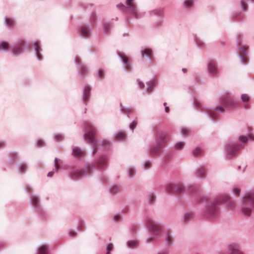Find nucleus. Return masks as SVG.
Segmentation results:
<instances>
[{
	"instance_id": "1",
	"label": "nucleus",
	"mask_w": 254,
	"mask_h": 254,
	"mask_svg": "<svg viewBox=\"0 0 254 254\" xmlns=\"http://www.w3.org/2000/svg\"><path fill=\"white\" fill-rule=\"evenodd\" d=\"M223 202L228 207L233 206V202L229 195L217 197L206 203L204 206V216L208 218L216 217L220 213V205Z\"/></svg>"
},
{
	"instance_id": "2",
	"label": "nucleus",
	"mask_w": 254,
	"mask_h": 254,
	"mask_svg": "<svg viewBox=\"0 0 254 254\" xmlns=\"http://www.w3.org/2000/svg\"><path fill=\"white\" fill-rule=\"evenodd\" d=\"M85 132L83 134L85 139L90 143L93 147L92 150V154H95L98 147H104L106 149H109L111 146V143L107 140H102L99 141L96 139L97 134L96 130L89 121H86L85 123Z\"/></svg>"
},
{
	"instance_id": "3",
	"label": "nucleus",
	"mask_w": 254,
	"mask_h": 254,
	"mask_svg": "<svg viewBox=\"0 0 254 254\" xmlns=\"http://www.w3.org/2000/svg\"><path fill=\"white\" fill-rule=\"evenodd\" d=\"M239 208L244 216H251L254 208V190L247 192L242 197Z\"/></svg>"
},
{
	"instance_id": "4",
	"label": "nucleus",
	"mask_w": 254,
	"mask_h": 254,
	"mask_svg": "<svg viewBox=\"0 0 254 254\" xmlns=\"http://www.w3.org/2000/svg\"><path fill=\"white\" fill-rule=\"evenodd\" d=\"M145 222L150 233L154 235L149 236L145 240L146 243H150L158 238L157 236L162 233L163 227L159 222L155 221L151 217H147L145 219Z\"/></svg>"
},
{
	"instance_id": "5",
	"label": "nucleus",
	"mask_w": 254,
	"mask_h": 254,
	"mask_svg": "<svg viewBox=\"0 0 254 254\" xmlns=\"http://www.w3.org/2000/svg\"><path fill=\"white\" fill-rule=\"evenodd\" d=\"M193 106L196 110L205 112L208 117L212 120H214L218 117L217 111L223 113L224 111V107L221 105H218L216 108H205L203 106L201 102L197 100L194 101Z\"/></svg>"
},
{
	"instance_id": "6",
	"label": "nucleus",
	"mask_w": 254,
	"mask_h": 254,
	"mask_svg": "<svg viewBox=\"0 0 254 254\" xmlns=\"http://www.w3.org/2000/svg\"><path fill=\"white\" fill-rule=\"evenodd\" d=\"M97 169L96 166L93 163L87 165L86 168L84 170L77 168H72L70 170L69 176L72 179H81L83 176L90 175L92 171Z\"/></svg>"
},
{
	"instance_id": "7",
	"label": "nucleus",
	"mask_w": 254,
	"mask_h": 254,
	"mask_svg": "<svg viewBox=\"0 0 254 254\" xmlns=\"http://www.w3.org/2000/svg\"><path fill=\"white\" fill-rule=\"evenodd\" d=\"M133 0H126L127 5H124L123 4L120 3L118 5V6L122 10L126 11L128 10L132 15L136 18L142 16L144 15V13L138 12L136 4L132 2Z\"/></svg>"
},
{
	"instance_id": "8",
	"label": "nucleus",
	"mask_w": 254,
	"mask_h": 254,
	"mask_svg": "<svg viewBox=\"0 0 254 254\" xmlns=\"http://www.w3.org/2000/svg\"><path fill=\"white\" fill-rule=\"evenodd\" d=\"M220 102L228 108H236L239 106L237 100L234 99L232 95L228 93H224L219 97Z\"/></svg>"
},
{
	"instance_id": "9",
	"label": "nucleus",
	"mask_w": 254,
	"mask_h": 254,
	"mask_svg": "<svg viewBox=\"0 0 254 254\" xmlns=\"http://www.w3.org/2000/svg\"><path fill=\"white\" fill-rule=\"evenodd\" d=\"M189 190L195 193L196 202L197 203L201 201L206 202L210 199L209 195L205 193H202L199 187L195 185L190 186L189 188Z\"/></svg>"
},
{
	"instance_id": "10",
	"label": "nucleus",
	"mask_w": 254,
	"mask_h": 254,
	"mask_svg": "<svg viewBox=\"0 0 254 254\" xmlns=\"http://www.w3.org/2000/svg\"><path fill=\"white\" fill-rule=\"evenodd\" d=\"M240 147V145L235 142L229 141L226 145V156L231 158L236 156Z\"/></svg>"
},
{
	"instance_id": "11",
	"label": "nucleus",
	"mask_w": 254,
	"mask_h": 254,
	"mask_svg": "<svg viewBox=\"0 0 254 254\" xmlns=\"http://www.w3.org/2000/svg\"><path fill=\"white\" fill-rule=\"evenodd\" d=\"M28 47V45L24 41H19L14 46L11 47V54L14 56H18L22 54L24 50Z\"/></svg>"
},
{
	"instance_id": "12",
	"label": "nucleus",
	"mask_w": 254,
	"mask_h": 254,
	"mask_svg": "<svg viewBox=\"0 0 254 254\" xmlns=\"http://www.w3.org/2000/svg\"><path fill=\"white\" fill-rule=\"evenodd\" d=\"M184 189L181 184H168L166 186V190L170 193H181Z\"/></svg>"
},
{
	"instance_id": "13",
	"label": "nucleus",
	"mask_w": 254,
	"mask_h": 254,
	"mask_svg": "<svg viewBox=\"0 0 254 254\" xmlns=\"http://www.w3.org/2000/svg\"><path fill=\"white\" fill-rule=\"evenodd\" d=\"M168 140V136L167 133L157 131L155 134V142L159 145H162Z\"/></svg>"
},
{
	"instance_id": "14",
	"label": "nucleus",
	"mask_w": 254,
	"mask_h": 254,
	"mask_svg": "<svg viewBox=\"0 0 254 254\" xmlns=\"http://www.w3.org/2000/svg\"><path fill=\"white\" fill-rule=\"evenodd\" d=\"M109 159L107 155H103L95 160V163L100 169H103L107 167Z\"/></svg>"
},
{
	"instance_id": "15",
	"label": "nucleus",
	"mask_w": 254,
	"mask_h": 254,
	"mask_svg": "<svg viewBox=\"0 0 254 254\" xmlns=\"http://www.w3.org/2000/svg\"><path fill=\"white\" fill-rule=\"evenodd\" d=\"M91 28L89 26H81L78 29L79 35L84 38H87L91 34Z\"/></svg>"
},
{
	"instance_id": "16",
	"label": "nucleus",
	"mask_w": 254,
	"mask_h": 254,
	"mask_svg": "<svg viewBox=\"0 0 254 254\" xmlns=\"http://www.w3.org/2000/svg\"><path fill=\"white\" fill-rule=\"evenodd\" d=\"M227 251L229 254H242L240 246L235 243H232L228 245Z\"/></svg>"
},
{
	"instance_id": "17",
	"label": "nucleus",
	"mask_w": 254,
	"mask_h": 254,
	"mask_svg": "<svg viewBox=\"0 0 254 254\" xmlns=\"http://www.w3.org/2000/svg\"><path fill=\"white\" fill-rule=\"evenodd\" d=\"M242 38L240 35H238L237 36V48L238 50V52L240 54L246 55L247 50V47L245 45H243L242 43Z\"/></svg>"
},
{
	"instance_id": "18",
	"label": "nucleus",
	"mask_w": 254,
	"mask_h": 254,
	"mask_svg": "<svg viewBox=\"0 0 254 254\" xmlns=\"http://www.w3.org/2000/svg\"><path fill=\"white\" fill-rule=\"evenodd\" d=\"M163 146L159 145L156 143L155 145L151 146L149 149V153L151 156H156L160 155V151L162 150Z\"/></svg>"
},
{
	"instance_id": "19",
	"label": "nucleus",
	"mask_w": 254,
	"mask_h": 254,
	"mask_svg": "<svg viewBox=\"0 0 254 254\" xmlns=\"http://www.w3.org/2000/svg\"><path fill=\"white\" fill-rule=\"evenodd\" d=\"M207 71L210 74L216 75L218 72V69L214 62L211 61L207 64Z\"/></svg>"
},
{
	"instance_id": "20",
	"label": "nucleus",
	"mask_w": 254,
	"mask_h": 254,
	"mask_svg": "<svg viewBox=\"0 0 254 254\" xmlns=\"http://www.w3.org/2000/svg\"><path fill=\"white\" fill-rule=\"evenodd\" d=\"M91 89L89 86L86 85L84 87L82 94V101L84 104L87 105L88 99L90 97Z\"/></svg>"
},
{
	"instance_id": "21",
	"label": "nucleus",
	"mask_w": 254,
	"mask_h": 254,
	"mask_svg": "<svg viewBox=\"0 0 254 254\" xmlns=\"http://www.w3.org/2000/svg\"><path fill=\"white\" fill-rule=\"evenodd\" d=\"M30 202L31 205L34 207V209L40 206V198L38 195L35 194L31 195L30 199Z\"/></svg>"
},
{
	"instance_id": "22",
	"label": "nucleus",
	"mask_w": 254,
	"mask_h": 254,
	"mask_svg": "<svg viewBox=\"0 0 254 254\" xmlns=\"http://www.w3.org/2000/svg\"><path fill=\"white\" fill-rule=\"evenodd\" d=\"M85 151L84 149L80 148L77 146H75L72 148V154L73 156L76 157H81L85 153Z\"/></svg>"
},
{
	"instance_id": "23",
	"label": "nucleus",
	"mask_w": 254,
	"mask_h": 254,
	"mask_svg": "<svg viewBox=\"0 0 254 254\" xmlns=\"http://www.w3.org/2000/svg\"><path fill=\"white\" fill-rule=\"evenodd\" d=\"M34 51L36 53V56L38 61L42 60V57L41 54V50L40 43L38 41L35 42L33 44Z\"/></svg>"
},
{
	"instance_id": "24",
	"label": "nucleus",
	"mask_w": 254,
	"mask_h": 254,
	"mask_svg": "<svg viewBox=\"0 0 254 254\" xmlns=\"http://www.w3.org/2000/svg\"><path fill=\"white\" fill-rule=\"evenodd\" d=\"M141 54L142 57H146L150 62H152V50L148 48H142L141 50Z\"/></svg>"
},
{
	"instance_id": "25",
	"label": "nucleus",
	"mask_w": 254,
	"mask_h": 254,
	"mask_svg": "<svg viewBox=\"0 0 254 254\" xmlns=\"http://www.w3.org/2000/svg\"><path fill=\"white\" fill-rule=\"evenodd\" d=\"M241 99L244 103V108L246 109H248L250 105L249 96L247 94H242L241 96Z\"/></svg>"
},
{
	"instance_id": "26",
	"label": "nucleus",
	"mask_w": 254,
	"mask_h": 254,
	"mask_svg": "<svg viewBox=\"0 0 254 254\" xmlns=\"http://www.w3.org/2000/svg\"><path fill=\"white\" fill-rule=\"evenodd\" d=\"M118 55L121 62L124 64L127 65V67L125 68V70L126 71H127V68L129 67L131 65L128 62L127 58L124 55L120 53H118Z\"/></svg>"
},
{
	"instance_id": "27",
	"label": "nucleus",
	"mask_w": 254,
	"mask_h": 254,
	"mask_svg": "<svg viewBox=\"0 0 254 254\" xmlns=\"http://www.w3.org/2000/svg\"><path fill=\"white\" fill-rule=\"evenodd\" d=\"M195 174L199 179H203L205 177V170L201 167L197 168L195 171Z\"/></svg>"
},
{
	"instance_id": "28",
	"label": "nucleus",
	"mask_w": 254,
	"mask_h": 254,
	"mask_svg": "<svg viewBox=\"0 0 254 254\" xmlns=\"http://www.w3.org/2000/svg\"><path fill=\"white\" fill-rule=\"evenodd\" d=\"M193 218V215L192 212H187L183 216V220L184 222L188 223Z\"/></svg>"
},
{
	"instance_id": "29",
	"label": "nucleus",
	"mask_w": 254,
	"mask_h": 254,
	"mask_svg": "<svg viewBox=\"0 0 254 254\" xmlns=\"http://www.w3.org/2000/svg\"><path fill=\"white\" fill-rule=\"evenodd\" d=\"M139 243L137 240H131L127 242V245L128 248L130 249L135 248L138 246Z\"/></svg>"
},
{
	"instance_id": "30",
	"label": "nucleus",
	"mask_w": 254,
	"mask_h": 254,
	"mask_svg": "<svg viewBox=\"0 0 254 254\" xmlns=\"http://www.w3.org/2000/svg\"><path fill=\"white\" fill-rule=\"evenodd\" d=\"M4 23L8 27H13L14 26L15 20L12 18L5 17L4 19Z\"/></svg>"
},
{
	"instance_id": "31",
	"label": "nucleus",
	"mask_w": 254,
	"mask_h": 254,
	"mask_svg": "<svg viewBox=\"0 0 254 254\" xmlns=\"http://www.w3.org/2000/svg\"><path fill=\"white\" fill-rule=\"evenodd\" d=\"M135 169L133 166H129L127 168V175L128 178H133L135 175Z\"/></svg>"
},
{
	"instance_id": "32",
	"label": "nucleus",
	"mask_w": 254,
	"mask_h": 254,
	"mask_svg": "<svg viewBox=\"0 0 254 254\" xmlns=\"http://www.w3.org/2000/svg\"><path fill=\"white\" fill-rule=\"evenodd\" d=\"M194 40L197 47L201 48L204 47L205 44L204 43L203 41L196 35H194Z\"/></svg>"
},
{
	"instance_id": "33",
	"label": "nucleus",
	"mask_w": 254,
	"mask_h": 254,
	"mask_svg": "<svg viewBox=\"0 0 254 254\" xmlns=\"http://www.w3.org/2000/svg\"><path fill=\"white\" fill-rule=\"evenodd\" d=\"M173 236H172L171 234L169 232H168L165 236V242L166 244L169 246H172L173 244Z\"/></svg>"
},
{
	"instance_id": "34",
	"label": "nucleus",
	"mask_w": 254,
	"mask_h": 254,
	"mask_svg": "<svg viewBox=\"0 0 254 254\" xmlns=\"http://www.w3.org/2000/svg\"><path fill=\"white\" fill-rule=\"evenodd\" d=\"M114 137L117 140L123 141L126 138V135L124 133L119 132L114 134Z\"/></svg>"
},
{
	"instance_id": "35",
	"label": "nucleus",
	"mask_w": 254,
	"mask_h": 254,
	"mask_svg": "<svg viewBox=\"0 0 254 254\" xmlns=\"http://www.w3.org/2000/svg\"><path fill=\"white\" fill-rule=\"evenodd\" d=\"M35 210V212L41 216L46 217L47 215V212L41 206L36 207Z\"/></svg>"
},
{
	"instance_id": "36",
	"label": "nucleus",
	"mask_w": 254,
	"mask_h": 254,
	"mask_svg": "<svg viewBox=\"0 0 254 254\" xmlns=\"http://www.w3.org/2000/svg\"><path fill=\"white\" fill-rule=\"evenodd\" d=\"M120 188V186L118 185H113L111 186L109 189L110 193L114 194L117 193L119 191Z\"/></svg>"
},
{
	"instance_id": "37",
	"label": "nucleus",
	"mask_w": 254,
	"mask_h": 254,
	"mask_svg": "<svg viewBox=\"0 0 254 254\" xmlns=\"http://www.w3.org/2000/svg\"><path fill=\"white\" fill-rule=\"evenodd\" d=\"M151 15L161 16L163 12L161 9H155L149 12Z\"/></svg>"
},
{
	"instance_id": "38",
	"label": "nucleus",
	"mask_w": 254,
	"mask_h": 254,
	"mask_svg": "<svg viewBox=\"0 0 254 254\" xmlns=\"http://www.w3.org/2000/svg\"><path fill=\"white\" fill-rule=\"evenodd\" d=\"M48 246L44 245L40 247L37 251V254H47L46 252L48 250Z\"/></svg>"
},
{
	"instance_id": "39",
	"label": "nucleus",
	"mask_w": 254,
	"mask_h": 254,
	"mask_svg": "<svg viewBox=\"0 0 254 254\" xmlns=\"http://www.w3.org/2000/svg\"><path fill=\"white\" fill-rule=\"evenodd\" d=\"M194 0H184V6L186 8H190L192 6Z\"/></svg>"
},
{
	"instance_id": "40",
	"label": "nucleus",
	"mask_w": 254,
	"mask_h": 254,
	"mask_svg": "<svg viewBox=\"0 0 254 254\" xmlns=\"http://www.w3.org/2000/svg\"><path fill=\"white\" fill-rule=\"evenodd\" d=\"M151 162L149 160H145L143 162L142 166L144 170H148L151 167Z\"/></svg>"
},
{
	"instance_id": "41",
	"label": "nucleus",
	"mask_w": 254,
	"mask_h": 254,
	"mask_svg": "<svg viewBox=\"0 0 254 254\" xmlns=\"http://www.w3.org/2000/svg\"><path fill=\"white\" fill-rule=\"evenodd\" d=\"M105 76V72L104 70L99 69L97 71V77L99 80H102Z\"/></svg>"
},
{
	"instance_id": "42",
	"label": "nucleus",
	"mask_w": 254,
	"mask_h": 254,
	"mask_svg": "<svg viewBox=\"0 0 254 254\" xmlns=\"http://www.w3.org/2000/svg\"><path fill=\"white\" fill-rule=\"evenodd\" d=\"M155 85L156 83L154 80H150L147 83V89L148 93L152 91V87L155 86Z\"/></svg>"
},
{
	"instance_id": "43",
	"label": "nucleus",
	"mask_w": 254,
	"mask_h": 254,
	"mask_svg": "<svg viewBox=\"0 0 254 254\" xmlns=\"http://www.w3.org/2000/svg\"><path fill=\"white\" fill-rule=\"evenodd\" d=\"M104 28L103 31L105 34H107L110 30V24L108 22H104L103 23Z\"/></svg>"
},
{
	"instance_id": "44",
	"label": "nucleus",
	"mask_w": 254,
	"mask_h": 254,
	"mask_svg": "<svg viewBox=\"0 0 254 254\" xmlns=\"http://www.w3.org/2000/svg\"><path fill=\"white\" fill-rule=\"evenodd\" d=\"M9 48L8 44L5 42L1 41L0 42V49H2L4 51H7Z\"/></svg>"
},
{
	"instance_id": "45",
	"label": "nucleus",
	"mask_w": 254,
	"mask_h": 254,
	"mask_svg": "<svg viewBox=\"0 0 254 254\" xmlns=\"http://www.w3.org/2000/svg\"><path fill=\"white\" fill-rule=\"evenodd\" d=\"M121 111L123 114L127 115L128 116L130 114V109L129 108H126L124 107H121Z\"/></svg>"
},
{
	"instance_id": "46",
	"label": "nucleus",
	"mask_w": 254,
	"mask_h": 254,
	"mask_svg": "<svg viewBox=\"0 0 254 254\" xmlns=\"http://www.w3.org/2000/svg\"><path fill=\"white\" fill-rule=\"evenodd\" d=\"M60 160L58 158H55L54 161V166H55V170L56 172H58L59 169V167L60 166Z\"/></svg>"
},
{
	"instance_id": "47",
	"label": "nucleus",
	"mask_w": 254,
	"mask_h": 254,
	"mask_svg": "<svg viewBox=\"0 0 254 254\" xmlns=\"http://www.w3.org/2000/svg\"><path fill=\"white\" fill-rule=\"evenodd\" d=\"M27 169L26 165L24 163H21L19 165V172L20 173H23L26 172Z\"/></svg>"
},
{
	"instance_id": "48",
	"label": "nucleus",
	"mask_w": 254,
	"mask_h": 254,
	"mask_svg": "<svg viewBox=\"0 0 254 254\" xmlns=\"http://www.w3.org/2000/svg\"><path fill=\"white\" fill-rule=\"evenodd\" d=\"M202 152V150L200 147H196L193 151V155L197 156L200 155Z\"/></svg>"
},
{
	"instance_id": "49",
	"label": "nucleus",
	"mask_w": 254,
	"mask_h": 254,
	"mask_svg": "<svg viewBox=\"0 0 254 254\" xmlns=\"http://www.w3.org/2000/svg\"><path fill=\"white\" fill-rule=\"evenodd\" d=\"M88 69L86 66H82L79 70V74L80 76H84L87 72Z\"/></svg>"
},
{
	"instance_id": "50",
	"label": "nucleus",
	"mask_w": 254,
	"mask_h": 254,
	"mask_svg": "<svg viewBox=\"0 0 254 254\" xmlns=\"http://www.w3.org/2000/svg\"><path fill=\"white\" fill-rule=\"evenodd\" d=\"M184 146V143L183 142H178L174 145V148L178 150L182 149Z\"/></svg>"
},
{
	"instance_id": "51",
	"label": "nucleus",
	"mask_w": 254,
	"mask_h": 254,
	"mask_svg": "<svg viewBox=\"0 0 254 254\" xmlns=\"http://www.w3.org/2000/svg\"><path fill=\"white\" fill-rule=\"evenodd\" d=\"M156 196L153 193H151L148 195V202L150 203L151 202H154L155 200Z\"/></svg>"
},
{
	"instance_id": "52",
	"label": "nucleus",
	"mask_w": 254,
	"mask_h": 254,
	"mask_svg": "<svg viewBox=\"0 0 254 254\" xmlns=\"http://www.w3.org/2000/svg\"><path fill=\"white\" fill-rule=\"evenodd\" d=\"M240 55H239V58L241 60V62L243 64H246L247 63V59L246 57H245L244 56H246V55H244L242 54L239 53Z\"/></svg>"
},
{
	"instance_id": "53",
	"label": "nucleus",
	"mask_w": 254,
	"mask_h": 254,
	"mask_svg": "<svg viewBox=\"0 0 254 254\" xmlns=\"http://www.w3.org/2000/svg\"><path fill=\"white\" fill-rule=\"evenodd\" d=\"M137 125V120L136 119L133 121H132L129 124V128L133 130L134 128Z\"/></svg>"
},
{
	"instance_id": "54",
	"label": "nucleus",
	"mask_w": 254,
	"mask_h": 254,
	"mask_svg": "<svg viewBox=\"0 0 254 254\" xmlns=\"http://www.w3.org/2000/svg\"><path fill=\"white\" fill-rule=\"evenodd\" d=\"M114 247L113 244L110 243L108 245L106 248L107 253L106 254H110L111 251L113 250Z\"/></svg>"
},
{
	"instance_id": "55",
	"label": "nucleus",
	"mask_w": 254,
	"mask_h": 254,
	"mask_svg": "<svg viewBox=\"0 0 254 254\" xmlns=\"http://www.w3.org/2000/svg\"><path fill=\"white\" fill-rule=\"evenodd\" d=\"M232 192L234 194L236 195H239L240 193V190L237 187H234L232 189Z\"/></svg>"
},
{
	"instance_id": "56",
	"label": "nucleus",
	"mask_w": 254,
	"mask_h": 254,
	"mask_svg": "<svg viewBox=\"0 0 254 254\" xmlns=\"http://www.w3.org/2000/svg\"><path fill=\"white\" fill-rule=\"evenodd\" d=\"M190 132V130L187 128H183L181 129V133L182 135H187Z\"/></svg>"
},
{
	"instance_id": "57",
	"label": "nucleus",
	"mask_w": 254,
	"mask_h": 254,
	"mask_svg": "<svg viewBox=\"0 0 254 254\" xmlns=\"http://www.w3.org/2000/svg\"><path fill=\"white\" fill-rule=\"evenodd\" d=\"M239 139L241 141L246 142L248 140V137L247 136L241 135L239 137Z\"/></svg>"
},
{
	"instance_id": "58",
	"label": "nucleus",
	"mask_w": 254,
	"mask_h": 254,
	"mask_svg": "<svg viewBox=\"0 0 254 254\" xmlns=\"http://www.w3.org/2000/svg\"><path fill=\"white\" fill-rule=\"evenodd\" d=\"M137 82L138 83V85L139 86L140 88L143 89L144 87V83L139 79L137 80Z\"/></svg>"
},
{
	"instance_id": "59",
	"label": "nucleus",
	"mask_w": 254,
	"mask_h": 254,
	"mask_svg": "<svg viewBox=\"0 0 254 254\" xmlns=\"http://www.w3.org/2000/svg\"><path fill=\"white\" fill-rule=\"evenodd\" d=\"M55 172H56V171H55V168H54L53 171H50V172H49L48 173L47 176L49 177H52Z\"/></svg>"
},
{
	"instance_id": "60",
	"label": "nucleus",
	"mask_w": 254,
	"mask_h": 254,
	"mask_svg": "<svg viewBox=\"0 0 254 254\" xmlns=\"http://www.w3.org/2000/svg\"><path fill=\"white\" fill-rule=\"evenodd\" d=\"M69 236L73 237L75 236L76 233L74 231H70L68 233Z\"/></svg>"
},
{
	"instance_id": "61",
	"label": "nucleus",
	"mask_w": 254,
	"mask_h": 254,
	"mask_svg": "<svg viewBox=\"0 0 254 254\" xmlns=\"http://www.w3.org/2000/svg\"><path fill=\"white\" fill-rule=\"evenodd\" d=\"M75 63L78 65H80L81 64V63L79 62V59L78 58L76 57L75 58Z\"/></svg>"
},
{
	"instance_id": "62",
	"label": "nucleus",
	"mask_w": 254,
	"mask_h": 254,
	"mask_svg": "<svg viewBox=\"0 0 254 254\" xmlns=\"http://www.w3.org/2000/svg\"><path fill=\"white\" fill-rule=\"evenodd\" d=\"M62 137V135L58 134V135H57L55 136V140L59 139L61 138Z\"/></svg>"
},
{
	"instance_id": "63",
	"label": "nucleus",
	"mask_w": 254,
	"mask_h": 254,
	"mask_svg": "<svg viewBox=\"0 0 254 254\" xmlns=\"http://www.w3.org/2000/svg\"><path fill=\"white\" fill-rule=\"evenodd\" d=\"M120 218V216L118 215H115L114 216V219L115 220H119Z\"/></svg>"
},
{
	"instance_id": "64",
	"label": "nucleus",
	"mask_w": 254,
	"mask_h": 254,
	"mask_svg": "<svg viewBox=\"0 0 254 254\" xmlns=\"http://www.w3.org/2000/svg\"><path fill=\"white\" fill-rule=\"evenodd\" d=\"M170 109L169 107H165V111L166 113H168L169 112Z\"/></svg>"
}]
</instances>
